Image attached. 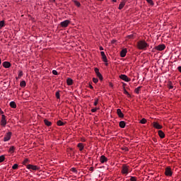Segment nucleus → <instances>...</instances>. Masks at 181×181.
<instances>
[{
	"mask_svg": "<svg viewBox=\"0 0 181 181\" xmlns=\"http://www.w3.org/2000/svg\"><path fill=\"white\" fill-rule=\"evenodd\" d=\"M136 47L139 49V50H146V49L149 47V44H148L144 40H139L137 42Z\"/></svg>",
	"mask_w": 181,
	"mask_h": 181,
	"instance_id": "f257e3e1",
	"label": "nucleus"
},
{
	"mask_svg": "<svg viewBox=\"0 0 181 181\" xmlns=\"http://www.w3.org/2000/svg\"><path fill=\"white\" fill-rule=\"evenodd\" d=\"M131 172H132V170H131V167H129V165H128L127 164L122 165V170H121L122 175L127 176V175H128V173H131Z\"/></svg>",
	"mask_w": 181,
	"mask_h": 181,
	"instance_id": "f03ea898",
	"label": "nucleus"
},
{
	"mask_svg": "<svg viewBox=\"0 0 181 181\" xmlns=\"http://www.w3.org/2000/svg\"><path fill=\"white\" fill-rule=\"evenodd\" d=\"M26 169H28V170H39L40 168L37 165H32V164H28L27 165Z\"/></svg>",
	"mask_w": 181,
	"mask_h": 181,
	"instance_id": "7ed1b4c3",
	"label": "nucleus"
},
{
	"mask_svg": "<svg viewBox=\"0 0 181 181\" xmlns=\"http://www.w3.org/2000/svg\"><path fill=\"white\" fill-rule=\"evenodd\" d=\"M12 137V132H8L4 135V142H8V141H11V138Z\"/></svg>",
	"mask_w": 181,
	"mask_h": 181,
	"instance_id": "20e7f679",
	"label": "nucleus"
},
{
	"mask_svg": "<svg viewBox=\"0 0 181 181\" xmlns=\"http://www.w3.org/2000/svg\"><path fill=\"white\" fill-rule=\"evenodd\" d=\"M94 71L97 77H98L99 80H100V81H103L104 78L103 77V75L101 74V73H100V69H98V68H95Z\"/></svg>",
	"mask_w": 181,
	"mask_h": 181,
	"instance_id": "39448f33",
	"label": "nucleus"
},
{
	"mask_svg": "<svg viewBox=\"0 0 181 181\" xmlns=\"http://www.w3.org/2000/svg\"><path fill=\"white\" fill-rule=\"evenodd\" d=\"M100 55L102 56V60L104 62L105 64V66H108V59H107V56L105 55V52H100Z\"/></svg>",
	"mask_w": 181,
	"mask_h": 181,
	"instance_id": "423d86ee",
	"label": "nucleus"
},
{
	"mask_svg": "<svg viewBox=\"0 0 181 181\" xmlns=\"http://www.w3.org/2000/svg\"><path fill=\"white\" fill-rule=\"evenodd\" d=\"M100 55L102 56V60L104 62L105 64V66H108V59H107V56L105 55V52H100Z\"/></svg>",
	"mask_w": 181,
	"mask_h": 181,
	"instance_id": "0eeeda50",
	"label": "nucleus"
},
{
	"mask_svg": "<svg viewBox=\"0 0 181 181\" xmlns=\"http://www.w3.org/2000/svg\"><path fill=\"white\" fill-rule=\"evenodd\" d=\"M6 116H5V115H2L0 124L1 125V127H6Z\"/></svg>",
	"mask_w": 181,
	"mask_h": 181,
	"instance_id": "6e6552de",
	"label": "nucleus"
},
{
	"mask_svg": "<svg viewBox=\"0 0 181 181\" xmlns=\"http://www.w3.org/2000/svg\"><path fill=\"white\" fill-rule=\"evenodd\" d=\"M119 78H121V80H123V81H126L127 83H129V81H131V78H129L127 75L125 74H121L119 76Z\"/></svg>",
	"mask_w": 181,
	"mask_h": 181,
	"instance_id": "1a4fd4ad",
	"label": "nucleus"
},
{
	"mask_svg": "<svg viewBox=\"0 0 181 181\" xmlns=\"http://www.w3.org/2000/svg\"><path fill=\"white\" fill-rule=\"evenodd\" d=\"M70 25V21L69 20H65L60 23V26L62 28H67Z\"/></svg>",
	"mask_w": 181,
	"mask_h": 181,
	"instance_id": "9d476101",
	"label": "nucleus"
},
{
	"mask_svg": "<svg viewBox=\"0 0 181 181\" xmlns=\"http://www.w3.org/2000/svg\"><path fill=\"white\" fill-rule=\"evenodd\" d=\"M156 50H158V52H162L163 50H165L166 49V46L165 45H159L156 47H155Z\"/></svg>",
	"mask_w": 181,
	"mask_h": 181,
	"instance_id": "9b49d317",
	"label": "nucleus"
},
{
	"mask_svg": "<svg viewBox=\"0 0 181 181\" xmlns=\"http://www.w3.org/2000/svg\"><path fill=\"white\" fill-rule=\"evenodd\" d=\"M165 176H172V168L170 167H167L165 171Z\"/></svg>",
	"mask_w": 181,
	"mask_h": 181,
	"instance_id": "f8f14e48",
	"label": "nucleus"
},
{
	"mask_svg": "<svg viewBox=\"0 0 181 181\" xmlns=\"http://www.w3.org/2000/svg\"><path fill=\"white\" fill-rule=\"evenodd\" d=\"M153 128H156V129H162V128H163V127H162V125L159 124V123H158L156 122H153Z\"/></svg>",
	"mask_w": 181,
	"mask_h": 181,
	"instance_id": "ddd939ff",
	"label": "nucleus"
},
{
	"mask_svg": "<svg viewBox=\"0 0 181 181\" xmlns=\"http://www.w3.org/2000/svg\"><path fill=\"white\" fill-rule=\"evenodd\" d=\"M127 1L128 0H122L118 7V9H119V11H121V9H122L124 6H125V4H127Z\"/></svg>",
	"mask_w": 181,
	"mask_h": 181,
	"instance_id": "4468645a",
	"label": "nucleus"
},
{
	"mask_svg": "<svg viewBox=\"0 0 181 181\" xmlns=\"http://www.w3.org/2000/svg\"><path fill=\"white\" fill-rule=\"evenodd\" d=\"M100 163H105V162H108V158L105 157V156L103 155L100 157Z\"/></svg>",
	"mask_w": 181,
	"mask_h": 181,
	"instance_id": "2eb2a0df",
	"label": "nucleus"
},
{
	"mask_svg": "<svg viewBox=\"0 0 181 181\" xmlns=\"http://www.w3.org/2000/svg\"><path fill=\"white\" fill-rule=\"evenodd\" d=\"M117 114L119 118H124V113H122V111H121V109L117 110Z\"/></svg>",
	"mask_w": 181,
	"mask_h": 181,
	"instance_id": "dca6fc26",
	"label": "nucleus"
},
{
	"mask_svg": "<svg viewBox=\"0 0 181 181\" xmlns=\"http://www.w3.org/2000/svg\"><path fill=\"white\" fill-rule=\"evenodd\" d=\"M3 67H4V69H9V67H11V62H3Z\"/></svg>",
	"mask_w": 181,
	"mask_h": 181,
	"instance_id": "f3484780",
	"label": "nucleus"
},
{
	"mask_svg": "<svg viewBox=\"0 0 181 181\" xmlns=\"http://www.w3.org/2000/svg\"><path fill=\"white\" fill-rule=\"evenodd\" d=\"M127 49H123L120 52V57H125V56H127Z\"/></svg>",
	"mask_w": 181,
	"mask_h": 181,
	"instance_id": "a211bd4d",
	"label": "nucleus"
},
{
	"mask_svg": "<svg viewBox=\"0 0 181 181\" xmlns=\"http://www.w3.org/2000/svg\"><path fill=\"white\" fill-rule=\"evenodd\" d=\"M158 133V136H160V138H161V139H163V138H165V133L163 132V131L159 130Z\"/></svg>",
	"mask_w": 181,
	"mask_h": 181,
	"instance_id": "6ab92c4d",
	"label": "nucleus"
},
{
	"mask_svg": "<svg viewBox=\"0 0 181 181\" xmlns=\"http://www.w3.org/2000/svg\"><path fill=\"white\" fill-rule=\"evenodd\" d=\"M77 147L78 148L79 151L81 152V151L84 149V144H83V143H78L77 145Z\"/></svg>",
	"mask_w": 181,
	"mask_h": 181,
	"instance_id": "aec40b11",
	"label": "nucleus"
},
{
	"mask_svg": "<svg viewBox=\"0 0 181 181\" xmlns=\"http://www.w3.org/2000/svg\"><path fill=\"white\" fill-rule=\"evenodd\" d=\"M28 163H30V160H29L28 158L24 159V160L23 161V165L27 167V165H29Z\"/></svg>",
	"mask_w": 181,
	"mask_h": 181,
	"instance_id": "412c9836",
	"label": "nucleus"
},
{
	"mask_svg": "<svg viewBox=\"0 0 181 181\" xmlns=\"http://www.w3.org/2000/svg\"><path fill=\"white\" fill-rule=\"evenodd\" d=\"M66 84L67 86H73V79L68 78L66 79Z\"/></svg>",
	"mask_w": 181,
	"mask_h": 181,
	"instance_id": "4be33fe9",
	"label": "nucleus"
},
{
	"mask_svg": "<svg viewBox=\"0 0 181 181\" xmlns=\"http://www.w3.org/2000/svg\"><path fill=\"white\" fill-rule=\"evenodd\" d=\"M16 148L13 146H11L9 149H8V152L9 153H13L16 151Z\"/></svg>",
	"mask_w": 181,
	"mask_h": 181,
	"instance_id": "5701e85b",
	"label": "nucleus"
},
{
	"mask_svg": "<svg viewBox=\"0 0 181 181\" xmlns=\"http://www.w3.org/2000/svg\"><path fill=\"white\" fill-rule=\"evenodd\" d=\"M72 2H74V5H76V6H77L78 8H80V6H81V4H80L79 1L77 0H72Z\"/></svg>",
	"mask_w": 181,
	"mask_h": 181,
	"instance_id": "b1692460",
	"label": "nucleus"
},
{
	"mask_svg": "<svg viewBox=\"0 0 181 181\" xmlns=\"http://www.w3.org/2000/svg\"><path fill=\"white\" fill-rule=\"evenodd\" d=\"M44 122L47 127H52V122H49L47 119H45Z\"/></svg>",
	"mask_w": 181,
	"mask_h": 181,
	"instance_id": "393cba45",
	"label": "nucleus"
},
{
	"mask_svg": "<svg viewBox=\"0 0 181 181\" xmlns=\"http://www.w3.org/2000/svg\"><path fill=\"white\" fill-rule=\"evenodd\" d=\"M125 125L126 124H125V122L124 121H121L119 123V127H120V128H125Z\"/></svg>",
	"mask_w": 181,
	"mask_h": 181,
	"instance_id": "a878e982",
	"label": "nucleus"
},
{
	"mask_svg": "<svg viewBox=\"0 0 181 181\" xmlns=\"http://www.w3.org/2000/svg\"><path fill=\"white\" fill-rule=\"evenodd\" d=\"M10 107L11 108H16V103H15L14 101L11 102Z\"/></svg>",
	"mask_w": 181,
	"mask_h": 181,
	"instance_id": "bb28decb",
	"label": "nucleus"
},
{
	"mask_svg": "<svg viewBox=\"0 0 181 181\" xmlns=\"http://www.w3.org/2000/svg\"><path fill=\"white\" fill-rule=\"evenodd\" d=\"M57 125H58V127H63V125H64V122L62 120H59L57 122Z\"/></svg>",
	"mask_w": 181,
	"mask_h": 181,
	"instance_id": "cd10ccee",
	"label": "nucleus"
},
{
	"mask_svg": "<svg viewBox=\"0 0 181 181\" xmlns=\"http://www.w3.org/2000/svg\"><path fill=\"white\" fill-rule=\"evenodd\" d=\"M168 88L169 90H172L173 88V83H172V81H170L168 84Z\"/></svg>",
	"mask_w": 181,
	"mask_h": 181,
	"instance_id": "c85d7f7f",
	"label": "nucleus"
},
{
	"mask_svg": "<svg viewBox=\"0 0 181 181\" xmlns=\"http://www.w3.org/2000/svg\"><path fill=\"white\" fill-rule=\"evenodd\" d=\"M142 87L141 86H139L137 87L135 90H134V93H136V94H139V91H141V88Z\"/></svg>",
	"mask_w": 181,
	"mask_h": 181,
	"instance_id": "c756f323",
	"label": "nucleus"
},
{
	"mask_svg": "<svg viewBox=\"0 0 181 181\" xmlns=\"http://www.w3.org/2000/svg\"><path fill=\"white\" fill-rule=\"evenodd\" d=\"M20 86L21 87H26V81H23L20 83Z\"/></svg>",
	"mask_w": 181,
	"mask_h": 181,
	"instance_id": "7c9ffc66",
	"label": "nucleus"
},
{
	"mask_svg": "<svg viewBox=\"0 0 181 181\" xmlns=\"http://www.w3.org/2000/svg\"><path fill=\"white\" fill-rule=\"evenodd\" d=\"M94 103H93V105H95V106H97V105H98V101H99V100H98V98H95V99H94Z\"/></svg>",
	"mask_w": 181,
	"mask_h": 181,
	"instance_id": "2f4dec72",
	"label": "nucleus"
},
{
	"mask_svg": "<svg viewBox=\"0 0 181 181\" xmlns=\"http://www.w3.org/2000/svg\"><path fill=\"white\" fill-rule=\"evenodd\" d=\"M70 172L77 174V169L76 168H72L70 169Z\"/></svg>",
	"mask_w": 181,
	"mask_h": 181,
	"instance_id": "473e14b6",
	"label": "nucleus"
},
{
	"mask_svg": "<svg viewBox=\"0 0 181 181\" xmlns=\"http://www.w3.org/2000/svg\"><path fill=\"white\" fill-rule=\"evenodd\" d=\"M124 94L127 95V97H131V94H129V93H128V91L125 88L124 89Z\"/></svg>",
	"mask_w": 181,
	"mask_h": 181,
	"instance_id": "72a5a7b5",
	"label": "nucleus"
},
{
	"mask_svg": "<svg viewBox=\"0 0 181 181\" xmlns=\"http://www.w3.org/2000/svg\"><path fill=\"white\" fill-rule=\"evenodd\" d=\"M129 181H138V178H136V177L131 176Z\"/></svg>",
	"mask_w": 181,
	"mask_h": 181,
	"instance_id": "f704fd0d",
	"label": "nucleus"
},
{
	"mask_svg": "<svg viewBox=\"0 0 181 181\" xmlns=\"http://www.w3.org/2000/svg\"><path fill=\"white\" fill-rule=\"evenodd\" d=\"M4 26H5V21H0V29H1V28H4Z\"/></svg>",
	"mask_w": 181,
	"mask_h": 181,
	"instance_id": "c9c22d12",
	"label": "nucleus"
},
{
	"mask_svg": "<svg viewBox=\"0 0 181 181\" xmlns=\"http://www.w3.org/2000/svg\"><path fill=\"white\" fill-rule=\"evenodd\" d=\"M5 160V156H0V163H2Z\"/></svg>",
	"mask_w": 181,
	"mask_h": 181,
	"instance_id": "e433bc0d",
	"label": "nucleus"
},
{
	"mask_svg": "<svg viewBox=\"0 0 181 181\" xmlns=\"http://www.w3.org/2000/svg\"><path fill=\"white\" fill-rule=\"evenodd\" d=\"M55 95L58 100L60 99V92H56Z\"/></svg>",
	"mask_w": 181,
	"mask_h": 181,
	"instance_id": "4c0bfd02",
	"label": "nucleus"
},
{
	"mask_svg": "<svg viewBox=\"0 0 181 181\" xmlns=\"http://www.w3.org/2000/svg\"><path fill=\"white\" fill-rule=\"evenodd\" d=\"M100 110V108H98V107H95V108H93V109H91V112H97V110Z\"/></svg>",
	"mask_w": 181,
	"mask_h": 181,
	"instance_id": "58836bf2",
	"label": "nucleus"
},
{
	"mask_svg": "<svg viewBox=\"0 0 181 181\" xmlns=\"http://www.w3.org/2000/svg\"><path fill=\"white\" fill-rule=\"evenodd\" d=\"M18 164H14V165L12 166V169H13V170H16V169H18Z\"/></svg>",
	"mask_w": 181,
	"mask_h": 181,
	"instance_id": "ea45409f",
	"label": "nucleus"
},
{
	"mask_svg": "<svg viewBox=\"0 0 181 181\" xmlns=\"http://www.w3.org/2000/svg\"><path fill=\"white\" fill-rule=\"evenodd\" d=\"M22 76H23V71H20L18 72V78H21V77H22Z\"/></svg>",
	"mask_w": 181,
	"mask_h": 181,
	"instance_id": "a19ab883",
	"label": "nucleus"
},
{
	"mask_svg": "<svg viewBox=\"0 0 181 181\" xmlns=\"http://www.w3.org/2000/svg\"><path fill=\"white\" fill-rule=\"evenodd\" d=\"M141 124H146V119L143 118L141 121H140Z\"/></svg>",
	"mask_w": 181,
	"mask_h": 181,
	"instance_id": "79ce46f5",
	"label": "nucleus"
},
{
	"mask_svg": "<svg viewBox=\"0 0 181 181\" xmlns=\"http://www.w3.org/2000/svg\"><path fill=\"white\" fill-rule=\"evenodd\" d=\"M148 4L150 5H153V0H146Z\"/></svg>",
	"mask_w": 181,
	"mask_h": 181,
	"instance_id": "37998d69",
	"label": "nucleus"
},
{
	"mask_svg": "<svg viewBox=\"0 0 181 181\" xmlns=\"http://www.w3.org/2000/svg\"><path fill=\"white\" fill-rule=\"evenodd\" d=\"M93 83H95V84H97V83H98V78H93Z\"/></svg>",
	"mask_w": 181,
	"mask_h": 181,
	"instance_id": "c03bdc74",
	"label": "nucleus"
},
{
	"mask_svg": "<svg viewBox=\"0 0 181 181\" xmlns=\"http://www.w3.org/2000/svg\"><path fill=\"white\" fill-rule=\"evenodd\" d=\"M52 74H54V76H57V74H59V73L57 72V71L53 70L52 71Z\"/></svg>",
	"mask_w": 181,
	"mask_h": 181,
	"instance_id": "a18cd8bd",
	"label": "nucleus"
},
{
	"mask_svg": "<svg viewBox=\"0 0 181 181\" xmlns=\"http://www.w3.org/2000/svg\"><path fill=\"white\" fill-rule=\"evenodd\" d=\"M109 86L112 88V87H114V84H112V83L110 82L109 83Z\"/></svg>",
	"mask_w": 181,
	"mask_h": 181,
	"instance_id": "49530a36",
	"label": "nucleus"
},
{
	"mask_svg": "<svg viewBox=\"0 0 181 181\" xmlns=\"http://www.w3.org/2000/svg\"><path fill=\"white\" fill-rule=\"evenodd\" d=\"M4 115V111H2V109L0 108V115Z\"/></svg>",
	"mask_w": 181,
	"mask_h": 181,
	"instance_id": "de8ad7c7",
	"label": "nucleus"
},
{
	"mask_svg": "<svg viewBox=\"0 0 181 181\" xmlns=\"http://www.w3.org/2000/svg\"><path fill=\"white\" fill-rule=\"evenodd\" d=\"M89 88H90V90H94V87L91 85H89Z\"/></svg>",
	"mask_w": 181,
	"mask_h": 181,
	"instance_id": "09e8293b",
	"label": "nucleus"
},
{
	"mask_svg": "<svg viewBox=\"0 0 181 181\" xmlns=\"http://www.w3.org/2000/svg\"><path fill=\"white\" fill-rule=\"evenodd\" d=\"M177 70H178V71H180V73H181V66H178Z\"/></svg>",
	"mask_w": 181,
	"mask_h": 181,
	"instance_id": "8fccbe9b",
	"label": "nucleus"
},
{
	"mask_svg": "<svg viewBox=\"0 0 181 181\" xmlns=\"http://www.w3.org/2000/svg\"><path fill=\"white\" fill-rule=\"evenodd\" d=\"M81 142H86V139L81 138Z\"/></svg>",
	"mask_w": 181,
	"mask_h": 181,
	"instance_id": "3c124183",
	"label": "nucleus"
},
{
	"mask_svg": "<svg viewBox=\"0 0 181 181\" xmlns=\"http://www.w3.org/2000/svg\"><path fill=\"white\" fill-rule=\"evenodd\" d=\"M99 49H100V50H104V47H103L102 46H100V47H99Z\"/></svg>",
	"mask_w": 181,
	"mask_h": 181,
	"instance_id": "603ef678",
	"label": "nucleus"
},
{
	"mask_svg": "<svg viewBox=\"0 0 181 181\" xmlns=\"http://www.w3.org/2000/svg\"><path fill=\"white\" fill-rule=\"evenodd\" d=\"M94 170V168H93V167H90V168H89V170Z\"/></svg>",
	"mask_w": 181,
	"mask_h": 181,
	"instance_id": "864d4df0",
	"label": "nucleus"
},
{
	"mask_svg": "<svg viewBox=\"0 0 181 181\" xmlns=\"http://www.w3.org/2000/svg\"><path fill=\"white\" fill-rule=\"evenodd\" d=\"M132 36H133L132 35H129V37L131 38V37H132Z\"/></svg>",
	"mask_w": 181,
	"mask_h": 181,
	"instance_id": "5fc2aeb1",
	"label": "nucleus"
},
{
	"mask_svg": "<svg viewBox=\"0 0 181 181\" xmlns=\"http://www.w3.org/2000/svg\"><path fill=\"white\" fill-rule=\"evenodd\" d=\"M112 2H117V0H112Z\"/></svg>",
	"mask_w": 181,
	"mask_h": 181,
	"instance_id": "6e6d98bb",
	"label": "nucleus"
},
{
	"mask_svg": "<svg viewBox=\"0 0 181 181\" xmlns=\"http://www.w3.org/2000/svg\"><path fill=\"white\" fill-rule=\"evenodd\" d=\"M153 141H154V142H156V139H153Z\"/></svg>",
	"mask_w": 181,
	"mask_h": 181,
	"instance_id": "4d7b16f0",
	"label": "nucleus"
},
{
	"mask_svg": "<svg viewBox=\"0 0 181 181\" xmlns=\"http://www.w3.org/2000/svg\"><path fill=\"white\" fill-rule=\"evenodd\" d=\"M1 58H0V65H1Z\"/></svg>",
	"mask_w": 181,
	"mask_h": 181,
	"instance_id": "13d9d810",
	"label": "nucleus"
}]
</instances>
